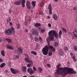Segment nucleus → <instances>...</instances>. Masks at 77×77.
<instances>
[{"mask_svg":"<svg viewBox=\"0 0 77 77\" xmlns=\"http://www.w3.org/2000/svg\"><path fill=\"white\" fill-rule=\"evenodd\" d=\"M59 66H61V64H59L57 66V68L58 69L57 71V74H61L63 75H66L68 74V72L69 74H76V72L73 70V69L67 67L61 68L59 67Z\"/></svg>","mask_w":77,"mask_h":77,"instance_id":"obj_1","label":"nucleus"},{"mask_svg":"<svg viewBox=\"0 0 77 77\" xmlns=\"http://www.w3.org/2000/svg\"><path fill=\"white\" fill-rule=\"evenodd\" d=\"M9 24L10 26H11V29H8L6 30L5 33L7 35H12V34L14 35L15 32V29L12 26L13 25L12 23L10 22Z\"/></svg>","mask_w":77,"mask_h":77,"instance_id":"obj_2","label":"nucleus"},{"mask_svg":"<svg viewBox=\"0 0 77 77\" xmlns=\"http://www.w3.org/2000/svg\"><path fill=\"white\" fill-rule=\"evenodd\" d=\"M49 48H50V49H51V51L53 52H55L56 50L52 46H51L48 47V46H46L45 47L43 48L42 49V53L44 55H47V54H48V52Z\"/></svg>","mask_w":77,"mask_h":77,"instance_id":"obj_3","label":"nucleus"},{"mask_svg":"<svg viewBox=\"0 0 77 77\" xmlns=\"http://www.w3.org/2000/svg\"><path fill=\"white\" fill-rule=\"evenodd\" d=\"M48 35L50 37V41H53L54 39V37L56 38H58V34L55 30H51L48 32Z\"/></svg>","mask_w":77,"mask_h":77,"instance_id":"obj_4","label":"nucleus"},{"mask_svg":"<svg viewBox=\"0 0 77 77\" xmlns=\"http://www.w3.org/2000/svg\"><path fill=\"white\" fill-rule=\"evenodd\" d=\"M26 56L27 57L25 58L24 59L25 61L26 62H27L28 63H29L27 65V66L28 68H30V67H31L32 66L33 64V61L30 59L31 58H30L29 57V55H27L26 54H25Z\"/></svg>","mask_w":77,"mask_h":77,"instance_id":"obj_5","label":"nucleus"},{"mask_svg":"<svg viewBox=\"0 0 77 77\" xmlns=\"http://www.w3.org/2000/svg\"><path fill=\"white\" fill-rule=\"evenodd\" d=\"M11 70L12 73L13 74H17V73H18L20 72L18 70L14 69L12 68H11Z\"/></svg>","mask_w":77,"mask_h":77,"instance_id":"obj_6","label":"nucleus"},{"mask_svg":"<svg viewBox=\"0 0 77 77\" xmlns=\"http://www.w3.org/2000/svg\"><path fill=\"white\" fill-rule=\"evenodd\" d=\"M23 51V49L21 48H17V53L18 55H21Z\"/></svg>","mask_w":77,"mask_h":77,"instance_id":"obj_7","label":"nucleus"},{"mask_svg":"<svg viewBox=\"0 0 77 77\" xmlns=\"http://www.w3.org/2000/svg\"><path fill=\"white\" fill-rule=\"evenodd\" d=\"M27 71L29 72L30 75H33V74L35 73V72H34L33 69L30 68H28L27 69Z\"/></svg>","mask_w":77,"mask_h":77,"instance_id":"obj_8","label":"nucleus"},{"mask_svg":"<svg viewBox=\"0 0 77 77\" xmlns=\"http://www.w3.org/2000/svg\"><path fill=\"white\" fill-rule=\"evenodd\" d=\"M32 32L33 35H35L38 36L39 35V33L38 32H36V30L35 29H33L32 30Z\"/></svg>","mask_w":77,"mask_h":77,"instance_id":"obj_9","label":"nucleus"},{"mask_svg":"<svg viewBox=\"0 0 77 77\" xmlns=\"http://www.w3.org/2000/svg\"><path fill=\"white\" fill-rule=\"evenodd\" d=\"M48 9L49 10V13L51 15L52 14V8L51 4H50L48 6Z\"/></svg>","mask_w":77,"mask_h":77,"instance_id":"obj_10","label":"nucleus"},{"mask_svg":"<svg viewBox=\"0 0 77 77\" xmlns=\"http://www.w3.org/2000/svg\"><path fill=\"white\" fill-rule=\"evenodd\" d=\"M21 70L23 72H26V69H27V67L26 66H23L22 67Z\"/></svg>","mask_w":77,"mask_h":77,"instance_id":"obj_11","label":"nucleus"},{"mask_svg":"<svg viewBox=\"0 0 77 77\" xmlns=\"http://www.w3.org/2000/svg\"><path fill=\"white\" fill-rule=\"evenodd\" d=\"M30 5V4L29 3V2H28V1H26V6L27 7V8L28 9H30L31 8Z\"/></svg>","mask_w":77,"mask_h":77,"instance_id":"obj_12","label":"nucleus"},{"mask_svg":"<svg viewBox=\"0 0 77 77\" xmlns=\"http://www.w3.org/2000/svg\"><path fill=\"white\" fill-rule=\"evenodd\" d=\"M21 1L23 8H24L25 7V3H26V0H22Z\"/></svg>","mask_w":77,"mask_h":77,"instance_id":"obj_13","label":"nucleus"},{"mask_svg":"<svg viewBox=\"0 0 77 77\" xmlns=\"http://www.w3.org/2000/svg\"><path fill=\"white\" fill-rule=\"evenodd\" d=\"M16 5H20L21 4V1H19L17 2H15V3Z\"/></svg>","mask_w":77,"mask_h":77,"instance_id":"obj_14","label":"nucleus"},{"mask_svg":"<svg viewBox=\"0 0 77 77\" xmlns=\"http://www.w3.org/2000/svg\"><path fill=\"white\" fill-rule=\"evenodd\" d=\"M6 48L8 49H10V50H14V48H13L11 46H9V45H7L6 47Z\"/></svg>","mask_w":77,"mask_h":77,"instance_id":"obj_15","label":"nucleus"},{"mask_svg":"<svg viewBox=\"0 0 77 77\" xmlns=\"http://www.w3.org/2000/svg\"><path fill=\"white\" fill-rule=\"evenodd\" d=\"M71 35L72 36V37H73V38H74V37H75L76 38H77V35L74 33V32H73Z\"/></svg>","mask_w":77,"mask_h":77,"instance_id":"obj_16","label":"nucleus"},{"mask_svg":"<svg viewBox=\"0 0 77 77\" xmlns=\"http://www.w3.org/2000/svg\"><path fill=\"white\" fill-rule=\"evenodd\" d=\"M34 26L35 27H39L41 26V24L38 23H35L34 24Z\"/></svg>","mask_w":77,"mask_h":77,"instance_id":"obj_17","label":"nucleus"},{"mask_svg":"<svg viewBox=\"0 0 77 77\" xmlns=\"http://www.w3.org/2000/svg\"><path fill=\"white\" fill-rule=\"evenodd\" d=\"M6 64L5 63H3L1 64L0 67H1V68H3V67H5V66H6Z\"/></svg>","mask_w":77,"mask_h":77,"instance_id":"obj_18","label":"nucleus"},{"mask_svg":"<svg viewBox=\"0 0 77 77\" xmlns=\"http://www.w3.org/2000/svg\"><path fill=\"white\" fill-rule=\"evenodd\" d=\"M60 51L59 54H60V56H62V55L63 54V50L60 49Z\"/></svg>","mask_w":77,"mask_h":77,"instance_id":"obj_19","label":"nucleus"},{"mask_svg":"<svg viewBox=\"0 0 77 77\" xmlns=\"http://www.w3.org/2000/svg\"><path fill=\"white\" fill-rule=\"evenodd\" d=\"M53 18L54 19V20L56 21L57 20V16L55 14H54L53 16Z\"/></svg>","mask_w":77,"mask_h":77,"instance_id":"obj_20","label":"nucleus"},{"mask_svg":"<svg viewBox=\"0 0 77 77\" xmlns=\"http://www.w3.org/2000/svg\"><path fill=\"white\" fill-rule=\"evenodd\" d=\"M32 4L33 7H35L36 6V2L32 1Z\"/></svg>","mask_w":77,"mask_h":77,"instance_id":"obj_21","label":"nucleus"},{"mask_svg":"<svg viewBox=\"0 0 77 77\" xmlns=\"http://www.w3.org/2000/svg\"><path fill=\"white\" fill-rule=\"evenodd\" d=\"M6 41H8V43H11V42H12V40L8 38H7L6 39Z\"/></svg>","mask_w":77,"mask_h":77,"instance_id":"obj_22","label":"nucleus"},{"mask_svg":"<svg viewBox=\"0 0 77 77\" xmlns=\"http://www.w3.org/2000/svg\"><path fill=\"white\" fill-rule=\"evenodd\" d=\"M62 31L60 30L59 33V36L60 38H61V35H62Z\"/></svg>","mask_w":77,"mask_h":77,"instance_id":"obj_23","label":"nucleus"},{"mask_svg":"<svg viewBox=\"0 0 77 77\" xmlns=\"http://www.w3.org/2000/svg\"><path fill=\"white\" fill-rule=\"evenodd\" d=\"M31 53L32 54H34V55H37V53H36V52L35 51H31Z\"/></svg>","mask_w":77,"mask_h":77,"instance_id":"obj_24","label":"nucleus"},{"mask_svg":"<svg viewBox=\"0 0 77 77\" xmlns=\"http://www.w3.org/2000/svg\"><path fill=\"white\" fill-rule=\"evenodd\" d=\"M54 47H57V46H58V42H55L54 44Z\"/></svg>","mask_w":77,"mask_h":77,"instance_id":"obj_25","label":"nucleus"},{"mask_svg":"<svg viewBox=\"0 0 77 77\" xmlns=\"http://www.w3.org/2000/svg\"><path fill=\"white\" fill-rule=\"evenodd\" d=\"M72 58L73 59V60L74 62H76L77 60H76V59H75V56H73L72 57Z\"/></svg>","mask_w":77,"mask_h":77,"instance_id":"obj_26","label":"nucleus"},{"mask_svg":"<svg viewBox=\"0 0 77 77\" xmlns=\"http://www.w3.org/2000/svg\"><path fill=\"white\" fill-rule=\"evenodd\" d=\"M1 53L2 54V56H3V57L5 56V52H4L2 51L1 52Z\"/></svg>","mask_w":77,"mask_h":77,"instance_id":"obj_27","label":"nucleus"},{"mask_svg":"<svg viewBox=\"0 0 77 77\" xmlns=\"http://www.w3.org/2000/svg\"><path fill=\"white\" fill-rule=\"evenodd\" d=\"M38 71H39L41 73L42 71V69L41 67H39L38 68Z\"/></svg>","mask_w":77,"mask_h":77,"instance_id":"obj_28","label":"nucleus"},{"mask_svg":"<svg viewBox=\"0 0 77 77\" xmlns=\"http://www.w3.org/2000/svg\"><path fill=\"white\" fill-rule=\"evenodd\" d=\"M48 55L49 56H52V52L51 51H49L48 53Z\"/></svg>","mask_w":77,"mask_h":77,"instance_id":"obj_29","label":"nucleus"},{"mask_svg":"<svg viewBox=\"0 0 77 77\" xmlns=\"http://www.w3.org/2000/svg\"><path fill=\"white\" fill-rule=\"evenodd\" d=\"M14 58H16V59H19V58H20L19 56L17 55H14Z\"/></svg>","mask_w":77,"mask_h":77,"instance_id":"obj_30","label":"nucleus"},{"mask_svg":"<svg viewBox=\"0 0 77 77\" xmlns=\"http://www.w3.org/2000/svg\"><path fill=\"white\" fill-rule=\"evenodd\" d=\"M17 29H20V25L19 24H17Z\"/></svg>","mask_w":77,"mask_h":77,"instance_id":"obj_31","label":"nucleus"},{"mask_svg":"<svg viewBox=\"0 0 77 77\" xmlns=\"http://www.w3.org/2000/svg\"><path fill=\"white\" fill-rule=\"evenodd\" d=\"M73 49L75 51H77V48L76 46H74L73 47Z\"/></svg>","mask_w":77,"mask_h":77,"instance_id":"obj_32","label":"nucleus"},{"mask_svg":"<svg viewBox=\"0 0 77 77\" xmlns=\"http://www.w3.org/2000/svg\"><path fill=\"white\" fill-rule=\"evenodd\" d=\"M62 29L63 30V31L64 32H65V33H66L67 31H66V29H65V28H64L63 27H62Z\"/></svg>","mask_w":77,"mask_h":77,"instance_id":"obj_33","label":"nucleus"},{"mask_svg":"<svg viewBox=\"0 0 77 77\" xmlns=\"http://www.w3.org/2000/svg\"><path fill=\"white\" fill-rule=\"evenodd\" d=\"M34 39L35 41H36L37 42H38V41H39V40L38 39V38H37L36 37H35L34 38Z\"/></svg>","mask_w":77,"mask_h":77,"instance_id":"obj_34","label":"nucleus"},{"mask_svg":"<svg viewBox=\"0 0 77 77\" xmlns=\"http://www.w3.org/2000/svg\"><path fill=\"white\" fill-rule=\"evenodd\" d=\"M11 20V18L9 17L7 19V21L8 22V23H9V22Z\"/></svg>","mask_w":77,"mask_h":77,"instance_id":"obj_35","label":"nucleus"},{"mask_svg":"<svg viewBox=\"0 0 77 77\" xmlns=\"http://www.w3.org/2000/svg\"><path fill=\"white\" fill-rule=\"evenodd\" d=\"M38 39L40 41H41V42H42V41H43V40H42V38L41 37H39L38 38Z\"/></svg>","mask_w":77,"mask_h":77,"instance_id":"obj_36","label":"nucleus"},{"mask_svg":"<svg viewBox=\"0 0 77 77\" xmlns=\"http://www.w3.org/2000/svg\"><path fill=\"white\" fill-rule=\"evenodd\" d=\"M45 32V29H41V32L42 33H44Z\"/></svg>","mask_w":77,"mask_h":77,"instance_id":"obj_37","label":"nucleus"},{"mask_svg":"<svg viewBox=\"0 0 77 77\" xmlns=\"http://www.w3.org/2000/svg\"><path fill=\"white\" fill-rule=\"evenodd\" d=\"M47 66L49 68H50L51 67V65H50V64H48L46 65V66Z\"/></svg>","mask_w":77,"mask_h":77,"instance_id":"obj_38","label":"nucleus"},{"mask_svg":"<svg viewBox=\"0 0 77 77\" xmlns=\"http://www.w3.org/2000/svg\"><path fill=\"white\" fill-rule=\"evenodd\" d=\"M43 5H44V3H41L40 4L41 7H42L43 6Z\"/></svg>","mask_w":77,"mask_h":77,"instance_id":"obj_39","label":"nucleus"},{"mask_svg":"<svg viewBox=\"0 0 77 77\" xmlns=\"http://www.w3.org/2000/svg\"><path fill=\"white\" fill-rule=\"evenodd\" d=\"M64 50L65 51H66V50H67L68 48L67 47H65L64 48Z\"/></svg>","mask_w":77,"mask_h":77,"instance_id":"obj_40","label":"nucleus"},{"mask_svg":"<svg viewBox=\"0 0 77 77\" xmlns=\"http://www.w3.org/2000/svg\"><path fill=\"white\" fill-rule=\"evenodd\" d=\"M48 27H51V24L48 23Z\"/></svg>","mask_w":77,"mask_h":77,"instance_id":"obj_41","label":"nucleus"},{"mask_svg":"<svg viewBox=\"0 0 77 77\" xmlns=\"http://www.w3.org/2000/svg\"><path fill=\"white\" fill-rule=\"evenodd\" d=\"M76 9H77V7H74L73 8V10H74V11H75Z\"/></svg>","mask_w":77,"mask_h":77,"instance_id":"obj_42","label":"nucleus"},{"mask_svg":"<svg viewBox=\"0 0 77 77\" xmlns=\"http://www.w3.org/2000/svg\"><path fill=\"white\" fill-rule=\"evenodd\" d=\"M40 14H41V15H44V13H43V12H42V11H41L40 12Z\"/></svg>","mask_w":77,"mask_h":77,"instance_id":"obj_43","label":"nucleus"},{"mask_svg":"<svg viewBox=\"0 0 77 77\" xmlns=\"http://www.w3.org/2000/svg\"><path fill=\"white\" fill-rule=\"evenodd\" d=\"M3 61V60L0 58V62H2Z\"/></svg>","mask_w":77,"mask_h":77,"instance_id":"obj_44","label":"nucleus"},{"mask_svg":"<svg viewBox=\"0 0 77 77\" xmlns=\"http://www.w3.org/2000/svg\"><path fill=\"white\" fill-rule=\"evenodd\" d=\"M9 13H11V12H12V10H11V9H10L9 10Z\"/></svg>","mask_w":77,"mask_h":77,"instance_id":"obj_45","label":"nucleus"},{"mask_svg":"<svg viewBox=\"0 0 77 77\" xmlns=\"http://www.w3.org/2000/svg\"><path fill=\"white\" fill-rule=\"evenodd\" d=\"M33 69L34 71H36V68L35 67H33Z\"/></svg>","mask_w":77,"mask_h":77,"instance_id":"obj_46","label":"nucleus"},{"mask_svg":"<svg viewBox=\"0 0 77 77\" xmlns=\"http://www.w3.org/2000/svg\"><path fill=\"white\" fill-rule=\"evenodd\" d=\"M30 37H32V35L31 34H29Z\"/></svg>","mask_w":77,"mask_h":77,"instance_id":"obj_47","label":"nucleus"},{"mask_svg":"<svg viewBox=\"0 0 77 77\" xmlns=\"http://www.w3.org/2000/svg\"><path fill=\"white\" fill-rule=\"evenodd\" d=\"M25 31L26 32H28V30H27V29H25Z\"/></svg>","mask_w":77,"mask_h":77,"instance_id":"obj_48","label":"nucleus"},{"mask_svg":"<svg viewBox=\"0 0 77 77\" xmlns=\"http://www.w3.org/2000/svg\"><path fill=\"white\" fill-rule=\"evenodd\" d=\"M72 54H73V53H72V52L70 53V55H71V56H72Z\"/></svg>","mask_w":77,"mask_h":77,"instance_id":"obj_49","label":"nucleus"},{"mask_svg":"<svg viewBox=\"0 0 77 77\" xmlns=\"http://www.w3.org/2000/svg\"><path fill=\"white\" fill-rule=\"evenodd\" d=\"M74 32H75V33H77V30H76V29H74Z\"/></svg>","mask_w":77,"mask_h":77,"instance_id":"obj_50","label":"nucleus"},{"mask_svg":"<svg viewBox=\"0 0 77 77\" xmlns=\"http://www.w3.org/2000/svg\"><path fill=\"white\" fill-rule=\"evenodd\" d=\"M32 40V37H30V41Z\"/></svg>","mask_w":77,"mask_h":77,"instance_id":"obj_51","label":"nucleus"},{"mask_svg":"<svg viewBox=\"0 0 77 77\" xmlns=\"http://www.w3.org/2000/svg\"><path fill=\"white\" fill-rule=\"evenodd\" d=\"M2 42V38H0V42Z\"/></svg>","mask_w":77,"mask_h":77,"instance_id":"obj_52","label":"nucleus"},{"mask_svg":"<svg viewBox=\"0 0 77 77\" xmlns=\"http://www.w3.org/2000/svg\"><path fill=\"white\" fill-rule=\"evenodd\" d=\"M8 71V70H5V72H7Z\"/></svg>","mask_w":77,"mask_h":77,"instance_id":"obj_53","label":"nucleus"},{"mask_svg":"<svg viewBox=\"0 0 77 77\" xmlns=\"http://www.w3.org/2000/svg\"><path fill=\"white\" fill-rule=\"evenodd\" d=\"M48 19H49V18H50V16H48Z\"/></svg>","mask_w":77,"mask_h":77,"instance_id":"obj_54","label":"nucleus"},{"mask_svg":"<svg viewBox=\"0 0 77 77\" xmlns=\"http://www.w3.org/2000/svg\"><path fill=\"white\" fill-rule=\"evenodd\" d=\"M29 77H34V76L33 75H32V76H30Z\"/></svg>","mask_w":77,"mask_h":77,"instance_id":"obj_55","label":"nucleus"},{"mask_svg":"<svg viewBox=\"0 0 77 77\" xmlns=\"http://www.w3.org/2000/svg\"><path fill=\"white\" fill-rule=\"evenodd\" d=\"M28 28H30V26H27Z\"/></svg>","mask_w":77,"mask_h":77,"instance_id":"obj_56","label":"nucleus"},{"mask_svg":"<svg viewBox=\"0 0 77 77\" xmlns=\"http://www.w3.org/2000/svg\"><path fill=\"white\" fill-rule=\"evenodd\" d=\"M55 2H58V0H54Z\"/></svg>","mask_w":77,"mask_h":77,"instance_id":"obj_57","label":"nucleus"},{"mask_svg":"<svg viewBox=\"0 0 77 77\" xmlns=\"http://www.w3.org/2000/svg\"><path fill=\"white\" fill-rule=\"evenodd\" d=\"M30 20H31V19L30 18L29 20L28 21H30Z\"/></svg>","mask_w":77,"mask_h":77,"instance_id":"obj_58","label":"nucleus"},{"mask_svg":"<svg viewBox=\"0 0 77 77\" xmlns=\"http://www.w3.org/2000/svg\"><path fill=\"white\" fill-rule=\"evenodd\" d=\"M36 47H38V46H39V45H36Z\"/></svg>","mask_w":77,"mask_h":77,"instance_id":"obj_59","label":"nucleus"},{"mask_svg":"<svg viewBox=\"0 0 77 77\" xmlns=\"http://www.w3.org/2000/svg\"><path fill=\"white\" fill-rule=\"evenodd\" d=\"M9 66H11V64H9Z\"/></svg>","mask_w":77,"mask_h":77,"instance_id":"obj_60","label":"nucleus"},{"mask_svg":"<svg viewBox=\"0 0 77 77\" xmlns=\"http://www.w3.org/2000/svg\"><path fill=\"white\" fill-rule=\"evenodd\" d=\"M8 63H9V64H11V62H9Z\"/></svg>","mask_w":77,"mask_h":77,"instance_id":"obj_61","label":"nucleus"},{"mask_svg":"<svg viewBox=\"0 0 77 77\" xmlns=\"http://www.w3.org/2000/svg\"><path fill=\"white\" fill-rule=\"evenodd\" d=\"M47 41L48 42V43H49V42H48V40H47Z\"/></svg>","mask_w":77,"mask_h":77,"instance_id":"obj_62","label":"nucleus"},{"mask_svg":"<svg viewBox=\"0 0 77 77\" xmlns=\"http://www.w3.org/2000/svg\"><path fill=\"white\" fill-rule=\"evenodd\" d=\"M23 77H27L26 76H24Z\"/></svg>","mask_w":77,"mask_h":77,"instance_id":"obj_63","label":"nucleus"},{"mask_svg":"<svg viewBox=\"0 0 77 77\" xmlns=\"http://www.w3.org/2000/svg\"><path fill=\"white\" fill-rule=\"evenodd\" d=\"M25 23H27V22H25V23H24V24H25Z\"/></svg>","mask_w":77,"mask_h":77,"instance_id":"obj_64","label":"nucleus"}]
</instances>
